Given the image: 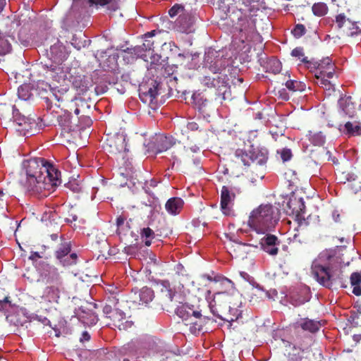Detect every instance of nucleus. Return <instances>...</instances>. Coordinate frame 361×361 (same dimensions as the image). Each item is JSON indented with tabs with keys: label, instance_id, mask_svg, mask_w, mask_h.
Listing matches in <instances>:
<instances>
[{
	"label": "nucleus",
	"instance_id": "nucleus-40",
	"mask_svg": "<svg viewBox=\"0 0 361 361\" xmlns=\"http://www.w3.org/2000/svg\"><path fill=\"white\" fill-rule=\"evenodd\" d=\"M142 238H145V244L146 246H149L152 243V240L154 238V232L149 227L144 228L140 232Z\"/></svg>",
	"mask_w": 361,
	"mask_h": 361
},
{
	"label": "nucleus",
	"instance_id": "nucleus-21",
	"mask_svg": "<svg viewBox=\"0 0 361 361\" xmlns=\"http://www.w3.org/2000/svg\"><path fill=\"white\" fill-rule=\"evenodd\" d=\"M184 201L178 197L169 198L165 204L166 212L171 215H177L182 210Z\"/></svg>",
	"mask_w": 361,
	"mask_h": 361
},
{
	"label": "nucleus",
	"instance_id": "nucleus-42",
	"mask_svg": "<svg viewBox=\"0 0 361 361\" xmlns=\"http://www.w3.org/2000/svg\"><path fill=\"white\" fill-rule=\"evenodd\" d=\"M286 87L292 92H302L305 90V85L302 82L297 80H288L286 82Z\"/></svg>",
	"mask_w": 361,
	"mask_h": 361
},
{
	"label": "nucleus",
	"instance_id": "nucleus-19",
	"mask_svg": "<svg viewBox=\"0 0 361 361\" xmlns=\"http://www.w3.org/2000/svg\"><path fill=\"white\" fill-rule=\"evenodd\" d=\"M260 244L263 251L269 255L276 256L279 252L281 240L275 235L268 233L261 239Z\"/></svg>",
	"mask_w": 361,
	"mask_h": 361
},
{
	"label": "nucleus",
	"instance_id": "nucleus-26",
	"mask_svg": "<svg viewBox=\"0 0 361 361\" xmlns=\"http://www.w3.org/2000/svg\"><path fill=\"white\" fill-rule=\"evenodd\" d=\"M247 244L246 243H235V244L231 247L230 252L235 258L244 259L247 257Z\"/></svg>",
	"mask_w": 361,
	"mask_h": 361
},
{
	"label": "nucleus",
	"instance_id": "nucleus-61",
	"mask_svg": "<svg viewBox=\"0 0 361 361\" xmlns=\"http://www.w3.org/2000/svg\"><path fill=\"white\" fill-rule=\"evenodd\" d=\"M106 361H120L116 352L110 351L109 355H107Z\"/></svg>",
	"mask_w": 361,
	"mask_h": 361
},
{
	"label": "nucleus",
	"instance_id": "nucleus-16",
	"mask_svg": "<svg viewBox=\"0 0 361 361\" xmlns=\"http://www.w3.org/2000/svg\"><path fill=\"white\" fill-rule=\"evenodd\" d=\"M106 145L111 154L121 156L123 159L128 151L126 138L122 135H116L108 138Z\"/></svg>",
	"mask_w": 361,
	"mask_h": 361
},
{
	"label": "nucleus",
	"instance_id": "nucleus-32",
	"mask_svg": "<svg viewBox=\"0 0 361 361\" xmlns=\"http://www.w3.org/2000/svg\"><path fill=\"white\" fill-rule=\"evenodd\" d=\"M119 51V56L121 55L123 57L126 63H132L134 60L139 58L133 47L121 49Z\"/></svg>",
	"mask_w": 361,
	"mask_h": 361
},
{
	"label": "nucleus",
	"instance_id": "nucleus-23",
	"mask_svg": "<svg viewBox=\"0 0 361 361\" xmlns=\"http://www.w3.org/2000/svg\"><path fill=\"white\" fill-rule=\"evenodd\" d=\"M310 299V292L304 288L291 293L290 296V302L293 305L297 307L305 304Z\"/></svg>",
	"mask_w": 361,
	"mask_h": 361
},
{
	"label": "nucleus",
	"instance_id": "nucleus-5",
	"mask_svg": "<svg viewBox=\"0 0 361 361\" xmlns=\"http://www.w3.org/2000/svg\"><path fill=\"white\" fill-rule=\"evenodd\" d=\"M279 220V210L271 204H261L249 216L248 225L257 233L271 231Z\"/></svg>",
	"mask_w": 361,
	"mask_h": 361
},
{
	"label": "nucleus",
	"instance_id": "nucleus-10",
	"mask_svg": "<svg viewBox=\"0 0 361 361\" xmlns=\"http://www.w3.org/2000/svg\"><path fill=\"white\" fill-rule=\"evenodd\" d=\"M118 57V49L112 47L106 50H98L94 54L97 67L106 71H114L117 69Z\"/></svg>",
	"mask_w": 361,
	"mask_h": 361
},
{
	"label": "nucleus",
	"instance_id": "nucleus-54",
	"mask_svg": "<svg viewBox=\"0 0 361 361\" xmlns=\"http://www.w3.org/2000/svg\"><path fill=\"white\" fill-rule=\"evenodd\" d=\"M144 47L148 49V53L152 54L154 49V41L152 39L145 38Z\"/></svg>",
	"mask_w": 361,
	"mask_h": 361
},
{
	"label": "nucleus",
	"instance_id": "nucleus-29",
	"mask_svg": "<svg viewBox=\"0 0 361 361\" xmlns=\"http://www.w3.org/2000/svg\"><path fill=\"white\" fill-rule=\"evenodd\" d=\"M73 7L82 15V18L88 16L90 0H73Z\"/></svg>",
	"mask_w": 361,
	"mask_h": 361
},
{
	"label": "nucleus",
	"instance_id": "nucleus-22",
	"mask_svg": "<svg viewBox=\"0 0 361 361\" xmlns=\"http://www.w3.org/2000/svg\"><path fill=\"white\" fill-rule=\"evenodd\" d=\"M338 104L349 118H353L355 116V106L351 96L342 97L338 100Z\"/></svg>",
	"mask_w": 361,
	"mask_h": 361
},
{
	"label": "nucleus",
	"instance_id": "nucleus-14",
	"mask_svg": "<svg viewBox=\"0 0 361 361\" xmlns=\"http://www.w3.org/2000/svg\"><path fill=\"white\" fill-rule=\"evenodd\" d=\"M95 238V240L92 242V259L94 257L97 259H106L107 255H109V245L107 243L105 234L97 231Z\"/></svg>",
	"mask_w": 361,
	"mask_h": 361
},
{
	"label": "nucleus",
	"instance_id": "nucleus-45",
	"mask_svg": "<svg viewBox=\"0 0 361 361\" xmlns=\"http://www.w3.org/2000/svg\"><path fill=\"white\" fill-rule=\"evenodd\" d=\"M105 291L108 292L112 295L114 299L113 303L116 305L118 301V298H117L120 291L118 288L114 285H107Z\"/></svg>",
	"mask_w": 361,
	"mask_h": 361
},
{
	"label": "nucleus",
	"instance_id": "nucleus-9",
	"mask_svg": "<svg viewBox=\"0 0 361 361\" xmlns=\"http://www.w3.org/2000/svg\"><path fill=\"white\" fill-rule=\"evenodd\" d=\"M256 19L252 16L238 17L239 39L243 43L262 42V36L256 30Z\"/></svg>",
	"mask_w": 361,
	"mask_h": 361
},
{
	"label": "nucleus",
	"instance_id": "nucleus-31",
	"mask_svg": "<svg viewBox=\"0 0 361 361\" xmlns=\"http://www.w3.org/2000/svg\"><path fill=\"white\" fill-rule=\"evenodd\" d=\"M138 296L140 304H148L153 300L154 291L152 288L145 286L140 289Z\"/></svg>",
	"mask_w": 361,
	"mask_h": 361
},
{
	"label": "nucleus",
	"instance_id": "nucleus-17",
	"mask_svg": "<svg viewBox=\"0 0 361 361\" xmlns=\"http://www.w3.org/2000/svg\"><path fill=\"white\" fill-rule=\"evenodd\" d=\"M235 195L227 186L224 185L221 190V210L224 214L230 216L233 214V206Z\"/></svg>",
	"mask_w": 361,
	"mask_h": 361
},
{
	"label": "nucleus",
	"instance_id": "nucleus-55",
	"mask_svg": "<svg viewBox=\"0 0 361 361\" xmlns=\"http://www.w3.org/2000/svg\"><path fill=\"white\" fill-rule=\"evenodd\" d=\"M107 90H108V87L105 82L103 85H97L94 88V92L97 95H99V94H102L106 92L107 91Z\"/></svg>",
	"mask_w": 361,
	"mask_h": 361
},
{
	"label": "nucleus",
	"instance_id": "nucleus-47",
	"mask_svg": "<svg viewBox=\"0 0 361 361\" xmlns=\"http://www.w3.org/2000/svg\"><path fill=\"white\" fill-rule=\"evenodd\" d=\"M291 32L295 37L300 38L305 34L306 29L302 24H297Z\"/></svg>",
	"mask_w": 361,
	"mask_h": 361
},
{
	"label": "nucleus",
	"instance_id": "nucleus-28",
	"mask_svg": "<svg viewBox=\"0 0 361 361\" xmlns=\"http://www.w3.org/2000/svg\"><path fill=\"white\" fill-rule=\"evenodd\" d=\"M36 19V13L33 10L25 9L18 15V22L20 25H28Z\"/></svg>",
	"mask_w": 361,
	"mask_h": 361
},
{
	"label": "nucleus",
	"instance_id": "nucleus-34",
	"mask_svg": "<svg viewBox=\"0 0 361 361\" xmlns=\"http://www.w3.org/2000/svg\"><path fill=\"white\" fill-rule=\"evenodd\" d=\"M281 63L279 60L275 58L270 59L267 62V71L269 73H272L274 74H277L280 73L281 71Z\"/></svg>",
	"mask_w": 361,
	"mask_h": 361
},
{
	"label": "nucleus",
	"instance_id": "nucleus-59",
	"mask_svg": "<svg viewBox=\"0 0 361 361\" xmlns=\"http://www.w3.org/2000/svg\"><path fill=\"white\" fill-rule=\"evenodd\" d=\"M5 193L3 190H0V210L4 209L6 207V200L4 198Z\"/></svg>",
	"mask_w": 361,
	"mask_h": 361
},
{
	"label": "nucleus",
	"instance_id": "nucleus-57",
	"mask_svg": "<svg viewBox=\"0 0 361 361\" xmlns=\"http://www.w3.org/2000/svg\"><path fill=\"white\" fill-rule=\"evenodd\" d=\"M317 80L318 81L317 82L318 84L321 85L323 87H325L326 89H330L331 83L324 77H319V79Z\"/></svg>",
	"mask_w": 361,
	"mask_h": 361
},
{
	"label": "nucleus",
	"instance_id": "nucleus-13",
	"mask_svg": "<svg viewBox=\"0 0 361 361\" xmlns=\"http://www.w3.org/2000/svg\"><path fill=\"white\" fill-rule=\"evenodd\" d=\"M158 86L159 83L156 80H152L150 85L145 84L140 88V99L152 109L157 107V97L159 94Z\"/></svg>",
	"mask_w": 361,
	"mask_h": 361
},
{
	"label": "nucleus",
	"instance_id": "nucleus-35",
	"mask_svg": "<svg viewBox=\"0 0 361 361\" xmlns=\"http://www.w3.org/2000/svg\"><path fill=\"white\" fill-rule=\"evenodd\" d=\"M92 325H93L97 323L99 315H102L103 302L101 301L99 303L92 302Z\"/></svg>",
	"mask_w": 361,
	"mask_h": 361
},
{
	"label": "nucleus",
	"instance_id": "nucleus-63",
	"mask_svg": "<svg viewBox=\"0 0 361 361\" xmlns=\"http://www.w3.org/2000/svg\"><path fill=\"white\" fill-rule=\"evenodd\" d=\"M126 218L123 216H119L116 218V226L119 228H121L125 223Z\"/></svg>",
	"mask_w": 361,
	"mask_h": 361
},
{
	"label": "nucleus",
	"instance_id": "nucleus-58",
	"mask_svg": "<svg viewBox=\"0 0 361 361\" xmlns=\"http://www.w3.org/2000/svg\"><path fill=\"white\" fill-rule=\"evenodd\" d=\"M181 9V6H180L178 4H176L174 5L173 6H172L169 11V14L171 17H174L176 16V15H178L179 11Z\"/></svg>",
	"mask_w": 361,
	"mask_h": 361
},
{
	"label": "nucleus",
	"instance_id": "nucleus-20",
	"mask_svg": "<svg viewBox=\"0 0 361 361\" xmlns=\"http://www.w3.org/2000/svg\"><path fill=\"white\" fill-rule=\"evenodd\" d=\"M176 144V140L172 136H166L164 135H159L156 139L157 152L160 153L170 149Z\"/></svg>",
	"mask_w": 361,
	"mask_h": 361
},
{
	"label": "nucleus",
	"instance_id": "nucleus-27",
	"mask_svg": "<svg viewBox=\"0 0 361 361\" xmlns=\"http://www.w3.org/2000/svg\"><path fill=\"white\" fill-rule=\"evenodd\" d=\"M13 39L11 35L0 30V55H4L11 51V40Z\"/></svg>",
	"mask_w": 361,
	"mask_h": 361
},
{
	"label": "nucleus",
	"instance_id": "nucleus-50",
	"mask_svg": "<svg viewBox=\"0 0 361 361\" xmlns=\"http://www.w3.org/2000/svg\"><path fill=\"white\" fill-rule=\"evenodd\" d=\"M90 355L89 350L80 348L78 349V355L80 361H89L88 357Z\"/></svg>",
	"mask_w": 361,
	"mask_h": 361
},
{
	"label": "nucleus",
	"instance_id": "nucleus-39",
	"mask_svg": "<svg viewBox=\"0 0 361 361\" xmlns=\"http://www.w3.org/2000/svg\"><path fill=\"white\" fill-rule=\"evenodd\" d=\"M18 96L20 99L24 101L30 99L32 96L30 85H23L20 86L18 89Z\"/></svg>",
	"mask_w": 361,
	"mask_h": 361
},
{
	"label": "nucleus",
	"instance_id": "nucleus-41",
	"mask_svg": "<svg viewBox=\"0 0 361 361\" xmlns=\"http://www.w3.org/2000/svg\"><path fill=\"white\" fill-rule=\"evenodd\" d=\"M109 352L107 349L104 348L95 350L92 352V359H94L95 361H106Z\"/></svg>",
	"mask_w": 361,
	"mask_h": 361
},
{
	"label": "nucleus",
	"instance_id": "nucleus-43",
	"mask_svg": "<svg viewBox=\"0 0 361 361\" xmlns=\"http://www.w3.org/2000/svg\"><path fill=\"white\" fill-rule=\"evenodd\" d=\"M312 10L315 16H323L326 14L328 7L324 3H317L312 6Z\"/></svg>",
	"mask_w": 361,
	"mask_h": 361
},
{
	"label": "nucleus",
	"instance_id": "nucleus-7",
	"mask_svg": "<svg viewBox=\"0 0 361 361\" xmlns=\"http://www.w3.org/2000/svg\"><path fill=\"white\" fill-rule=\"evenodd\" d=\"M311 269L314 278L323 286L331 288L334 283H337L341 287H346L343 285L342 271L338 267H326L314 262Z\"/></svg>",
	"mask_w": 361,
	"mask_h": 361
},
{
	"label": "nucleus",
	"instance_id": "nucleus-1",
	"mask_svg": "<svg viewBox=\"0 0 361 361\" xmlns=\"http://www.w3.org/2000/svg\"><path fill=\"white\" fill-rule=\"evenodd\" d=\"M25 190L32 195L47 196L54 187L61 183V173L44 158H33L25 165Z\"/></svg>",
	"mask_w": 361,
	"mask_h": 361
},
{
	"label": "nucleus",
	"instance_id": "nucleus-4",
	"mask_svg": "<svg viewBox=\"0 0 361 361\" xmlns=\"http://www.w3.org/2000/svg\"><path fill=\"white\" fill-rule=\"evenodd\" d=\"M175 312L184 324L188 326L192 334L199 333L211 319L207 314L204 302L199 299H197V302L193 304L188 302L181 304L176 308Z\"/></svg>",
	"mask_w": 361,
	"mask_h": 361
},
{
	"label": "nucleus",
	"instance_id": "nucleus-51",
	"mask_svg": "<svg viewBox=\"0 0 361 361\" xmlns=\"http://www.w3.org/2000/svg\"><path fill=\"white\" fill-rule=\"evenodd\" d=\"M77 259V255L75 253H71L70 255H68L66 258L64 259L63 262V266H70L75 264Z\"/></svg>",
	"mask_w": 361,
	"mask_h": 361
},
{
	"label": "nucleus",
	"instance_id": "nucleus-49",
	"mask_svg": "<svg viewBox=\"0 0 361 361\" xmlns=\"http://www.w3.org/2000/svg\"><path fill=\"white\" fill-rule=\"evenodd\" d=\"M134 50L137 53V56H138L140 58H145L147 56L145 54L146 52H148V49L147 47H144V42L140 46H136L133 47Z\"/></svg>",
	"mask_w": 361,
	"mask_h": 361
},
{
	"label": "nucleus",
	"instance_id": "nucleus-6",
	"mask_svg": "<svg viewBox=\"0 0 361 361\" xmlns=\"http://www.w3.org/2000/svg\"><path fill=\"white\" fill-rule=\"evenodd\" d=\"M235 157L240 159L245 166L250 167L252 180L257 181L264 176L265 164L268 159L267 152H263L258 149H254L249 152H243L241 149L235 151Z\"/></svg>",
	"mask_w": 361,
	"mask_h": 361
},
{
	"label": "nucleus",
	"instance_id": "nucleus-52",
	"mask_svg": "<svg viewBox=\"0 0 361 361\" xmlns=\"http://www.w3.org/2000/svg\"><path fill=\"white\" fill-rule=\"evenodd\" d=\"M350 283L352 286L361 283V273L353 272L350 276Z\"/></svg>",
	"mask_w": 361,
	"mask_h": 361
},
{
	"label": "nucleus",
	"instance_id": "nucleus-60",
	"mask_svg": "<svg viewBox=\"0 0 361 361\" xmlns=\"http://www.w3.org/2000/svg\"><path fill=\"white\" fill-rule=\"evenodd\" d=\"M110 313H113L111 306V305H103L102 310V315H99V317H104L105 315H107Z\"/></svg>",
	"mask_w": 361,
	"mask_h": 361
},
{
	"label": "nucleus",
	"instance_id": "nucleus-38",
	"mask_svg": "<svg viewBox=\"0 0 361 361\" xmlns=\"http://www.w3.org/2000/svg\"><path fill=\"white\" fill-rule=\"evenodd\" d=\"M310 140L316 146H322L325 143V135L322 132L309 133Z\"/></svg>",
	"mask_w": 361,
	"mask_h": 361
},
{
	"label": "nucleus",
	"instance_id": "nucleus-36",
	"mask_svg": "<svg viewBox=\"0 0 361 361\" xmlns=\"http://www.w3.org/2000/svg\"><path fill=\"white\" fill-rule=\"evenodd\" d=\"M310 65H312V67L317 69L318 72H319L322 70H326L328 68V66H334L331 59H329V57L324 58L319 61H313L312 60V63H310Z\"/></svg>",
	"mask_w": 361,
	"mask_h": 361
},
{
	"label": "nucleus",
	"instance_id": "nucleus-46",
	"mask_svg": "<svg viewBox=\"0 0 361 361\" xmlns=\"http://www.w3.org/2000/svg\"><path fill=\"white\" fill-rule=\"evenodd\" d=\"M334 66H328L326 70H322L317 73L315 76L317 79H319V77H326L327 78H331L334 76Z\"/></svg>",
	"mask_w": 361,
	"mask_h": 361
},
{
	"label": "nucleus",
	"instance_id": "nucleus-44",
	"mask_svg": "<svg viewBox=\"0 0 361 361\" xmlns=\"http://www.w3.org/2000/svg\"><path fill=\"white\" fill-rule=\"evenodd\" d=\"M291 55L295 57H298L300 61L307 64L312 63V60H308L307 57L304 56V51L302 47H296L291 51Z\"/></svg>",
	"mask_w": 361,
	"mask_h": 361
},
{
	"label": "nucleus",
	"instance_id": "nucleus-8",
	"mask_svg": "<svg viewBox=\"0 0 361 361\" xmlns=\"http://www.w3.org/2000/svg\"><path fill=\"white\" fill-rule=\"evenodd\" d=\"M336 25L340 33L345 36H353L361 33V13L355 10L347 14L340 13L336 16Z\"/></svg>",
	"mask_w": 361,
	"mask_h": 361
},
{
	"label": "nucleus",
	"instance_id": "nucleus-12",
	"mask_svg": "<svg viewBox=\"0 0 361 361\" xmlns=\"http://www.w3.org/2000/svg\"><path fill=\"white\" fill-rule=\"evenodd\" d=\"M158 86L159 83L156 80H152L150 85L145 84L140 88V99L152 109L157 107V97L159 94Z\"/></svg>",
	"mask_w": 361,
	"mask_h": 361
},
{
	"label": "nucleus",
	"instance_id": "nucleus-37",
	"mask_svg": "<svg viewBox=\"0 0 361 361\" xmlns=\"http://www.w3.org/2000/svg\"><path fill=\"white\" fill-rule=\"evenodd\" d=\"M108 317L112 320L113 324L114 326L118 327H120L123 324V321L126 319L125 314L123 312L118 311L117 310L114 311L113 313Z\"/></svg>",
	"mask_w": 361,
	"mask_h": 361
},
{
	"label": "nucleus",
	"instance_id": "nucleus-18",
	"mask_svg": "<svg viewBox=\"0 0 361 361\" xmlns=\"http://www.w3.org/2000/svg\"><path fill=\"white\" fill-rule=\"evenodd\" d=\"M57 120L61 130L60 135L67 142H73L78 132L73 128L70 118L66 116H60Z\"/></svg>",
	"mask_w": 361,
	"mask_h": 361
},
{
	"label": "nucleus",
	"instance_id": "nucleus-64",
	"mask_svg": "<svg viewBox=\"0 0 361 361\" xmlns=\"http://www.w3.org/2000/svg\"><path fill=\"white\" fill-rule=\"evenodd\" d=\"M353 293L357 295V296H359V295H361V287L360 285H354L353 286Z\"/></svg>",
	"mask_w": 361,
	"mask_h": 361
},
{
	"label": "nucleus",
	"instance_id": "nucleus-3",
	"mask_svg": "<svg viewBox=\"0 0 361 361\" xmlns=\"http://www.w3.org/2000/svg\"><path fill=\"white\" fill-rule=\"evenodd\" d=\"M228 59L220 56L219 53L209 49L204 54V67L211 72L212 75H204L201 80L202 84L208 87L221 92L228 85V78L224 73L228 66Z\"/></svg>",
	"mask_w": 361,
	"mask_h": 361
},
{
	"label": "nucleus",
	"instance_id": "nucleus-11",
	"mask_svg": "<svg viewBox=\"0 0 361 361\" xmlns=\"http://www.w3.org/2000/svg\"><path fill=\"white\" fill-rule=\"evenodd\" d=\"M285 209L287 214L295 217V219L299 222L300 227L303 225H307V222L303 215L305 210V205L302 197H298L295 195H291L289 197Z\"/></svg>",
	"mask_w": 361,
	"mask_h": 361
},
{
	"label": "nucleus",
	"instance_id": "nucleus-48",
	"mask_svg": "<svg viewBox=\"0 0 361 361\" xmlns=\"http://www.w3.org/2000/svg\"><path fill=\"white\" fill-rule=\"evenodd\" d=\"M281 155L283 161H290L293 157L292 152L290 149L283 148L280 152H277Z\"/></svg>",
	"mask_w": 361,
	"mask_h": 361
},
{
	"label": "nucleus",
	"instance_id": "nucleus-25",
	"mask_svg": "<svg viewBox=\"0 0 361 361\" xmlns=\"http://www.w3.org/2000/svg\"><path fill=\"white\" fill-rule=\"evenodd\" d=\"M90 106L88 104V102L80 99L77 102V106L75 109V114L79 116V118L81 121L85 120V118H89V109Z\"/></svg>",
	"mask_w": 361,
	"mask_h": 361
},
{
	"label": "nucleus",
	"instance_id": "nucleus-33",
	"mask_svg": "<svg viewBox=\"0 0 361 361\" xmlns=\"http://www.w3.org/2000/svg\"><path fill=\"white\" fill-rule=\"evenodd\" d=\"M345 130L346 133L350 135H361V123L360 121L347 122L345 124Z\"/></svg>",
	"mask_w": 361,
	"mask_h": 361
},
{
	"label": "nucleus",
	"instance_id": "nucleus-2",
	"mask_svg": "<svg viewBox=\"0 0 361 361\" xmlns=\"http://www.w3.org/2000/svg\"><path fill=\"white\" fill-rule=\"evenodd\" d=\"M221 284L228 288V290L215 293L212 299L208 302V307L212 314L228 322L231 328L232 323L241 317L240 295L231 280L222 278Z\"/></svg>",
	"mask_w": 361,
	"mask_h": 361
},
{
	"label": "nucleus",
	"instance_id": "nucleus-15",
	"mask_svg": "<svg viewBox=\"0 0 361 361\" xmlns=\"http://www.w3.org/2000/svg\"><path fill=\"white\" fill-rule=\"evenodd\" d=\"M13 117L16 131L23 136L33 135L34 130L36 129V122L35 119L26 117L18 113H14Z\"/></svg>",
	"mask_w": 361,
	"mask_h": 361
},
{
	"label": "nucleus",
	"instance_id": "nucleus-56",
	"mask_svg": "<svg viewBox=\"0 0 361 361\" xmlns=\"http://www.w3.org/2000/svg\"><path fill=\"white\" fill-rule=\"evenodd\" d=\"M9 297L6 296L3 300H0V311H3L6 309L7 305L11 306V301Z\"/></svg>",
	"mask_w": 361,
	"mask_h": 361
},
{
	"label": "nucleus",
	"instance_id": "nucleus-53",
	"mask_svg": "<svg viewBox=\"0 0 361 361\" xmlns=\"http://www.w3.org/2000/svg\"><path fill=\"white\" fill-rule=\"evenodd\" d=\"M187 17L185 16H180L178 18V23L181 26L180 31L187 32L188 28V25L186 24Z\"/></svg>",
	"mask_w": 361,
	"mask_h": 361
},
{
	"label": "nucleus",
	"instance_id": "nucleus-30",
	"mask_svg": "<svg viewBox=\"0 0 361 361\" xmlns=\"http://www.w3.org/2000/svg\"><path fill=\"white\" fill-rule=\"evenodd\" d=\"M71 250V245L70 242L62 243L56 251V258L63 264L65 258H66Z\"/></svg>",
	"mask_w": 361,
	"mask_h": 361
},
{
	"label": "nucleus",
	"instance_id": "nucleus-24",
	"mask_svg": "<svg viewBox=\"0 0 361 361\" xmlns=\"http://www.w3.org/2000/svg\"><path fill=\"white\" fill-rule=\"evenodd\" d=\"M298 326L304 331H308L311 333H315L320 329L322 324L319 321L310 319L307 318L302 319L298 323Z\"/></svg>",
	"mask_w": 361,
	"mask_h": 361
},
{
	"label": "nucleus",
	"instance_id": "nucleus-62",
	"mask_svg": "<svg viewBox=\"0 0 361 361\" xmlns=\"http://www.w3.org/2000/svg\"><path fill=\"white\" fill-rule=\"evenodd\" d=\"M90 339V336L87 331L82 332L81 337L80 338V343L84 344L85 341H89Z\"/></svg>",
	"mask_w": 361,
	"mask_h": 361
}]
</instances>
